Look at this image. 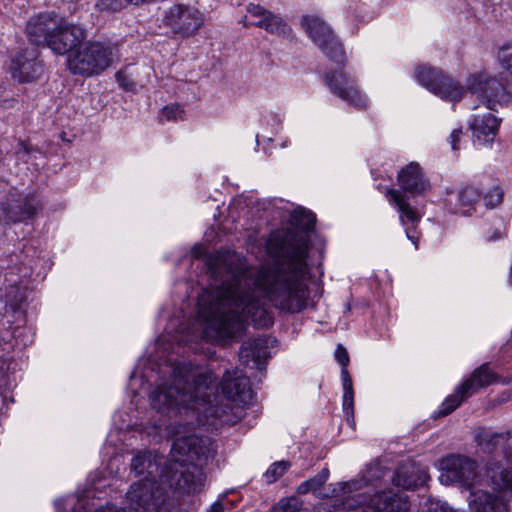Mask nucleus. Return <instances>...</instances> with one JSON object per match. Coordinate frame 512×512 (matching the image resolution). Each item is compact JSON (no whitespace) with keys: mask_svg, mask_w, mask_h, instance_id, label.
Returning a JSON list of instances; mask_svg holds the SVG:
<instances>
[{"mask_svg":"<svg viewBox=\"0 0 512 512\" xmlns=\"http://www.w3.org/2000/svg\"><path fill=\"white\" fill-rule=\"evenodd\" d=\"M292 222L302 231L310 232L316 223L315 214L303 207H298L291 213Z\"/></svg>","mask_w":512,"mask_h":512,"instance_id":"27","label":"nucleus"},{"mask_svg":"<svg viewBox=\"0 0 512 512\" xmlns=\"http://www.w3.org/2000/svg\"><path fill=\"white\" fill-rule=\"evenodd\" d=\"M325 83L330 91L345 101L348 105L358 109L366 108L368 99L357 87L355 80L339 72L325 74Z\"/></svg>","mask_w":512,"mask_h":512,"instance_id":"14","label":"nucleus"},{"mask_svg":"<svg viewBox=\"0 0 512 512\" xmlns=\"http://www.w3.org/2000/svg\"><path fill=\"white\" fill-rule=\"evenodd\" d=\"M221 389L227 399L244 405L249 404L254 397L249 378L237 368L225 372Z\"/></svg>","mask_w":512,"mask_h":512,"instance_id":"17","label":"nucleus"},{"mask_svg":"<svg viewBox=\"0 0 512 512\" xmlns=\"http://www.w3.org/2000/svg\"><path fill=\"white\" fill-rule=\"evenodd\" d=\"M512 277V266L510 267L509 279Z\"/></svg>","mask_w":512,"mask_h":512,"instance_id":"41","label":"nucleus"},{"mask_svg":"<svg viewBox=\"0 0 512 512\" xmlns=\"http://www.w3.org/2000/svg\"><path fill=\"white\" fill-rule=\"evenodd\" d=\"M310 240L291 230L271 232L267 241L269 254L277 260L256 271L245 267L234 253H216L205 265L218 284L205 289L198 297V316L202 330L198 335L182 332L173 340L188 345L198 336L213 342L227 343L241 337L250 321L255 327L272 325L273 317L260 291L278 310L299 313L307 307L309 289L305 279Z\"/></svg>","mask_w":512,"mask_h":512,"instance_id":"2","label":"nucleus"},{"mask_svg":"<svg viewBox=\"0 0 512 512\" xmlns=\"http://www.w3.org/2000/svg\"><path fill=\"white\" fill-rule=\"evenodd\" d=\"M302 26L310 39L330 60L336 63L344 62L343 44L326 22L315 16H306L302 20Z\"/></svg>","mask_w":512,"mask_h":512,"instance_id":"9","label":"nucleus"},{"mask_svg":"<svg viewBox=\"0 0 512 512\" xmlns=\"http://www.w3.org/2000/svg\"><path fill=\"white\" fill-rule=\"evenodd\" d=\"M496 381L495 374L490 371L487 364H483L471 374V376L464 380L459 386L455 388L453 394L447 396L442 402L439 410L437 411L438 416H446L457 409L460 404L476 393L479 389L484 388Z\"/></svg>","mask_w":512,"mask_h":512,"instance_id":"11","label":"nucleus"},{"mask_svg":"<svg viewBox=\"0 0 512 512\" xmlns=\"http://www.w3.org/2000/svg\"><path fill=\"white\" fill-rule=\"evenodd\" d=\"M482 196L478 187L471 184H462L455 192L448 194L446 206L449 212L470 216L475 211L477 203Z\"/></svg>","mask_w":512,"mask_h":512,"instance_id":"21","label":"nucleus"},{"mask_svg":"<svg viewBox=\"0 0 512 512\" xmlns=\"http://www.w3.org/2000/svg\"><path fill=\"white\" fill-rule=\"evenodd\" d=\"M498 127V119L491 113L475 116L473 122L470 124L474 143L478 145L492 143L497 134Z\"/></svg>","mask_w":512,"mask_h":512,"instance_id":"25","label":"nucleus"},{"mask_svg":"<svg viewBox=\"0 0 512 512\" xmlns=\"http://www.w3.org/2000/svg\"><path fill=\"white\" fill-rule=\"evenodd\" d=\"M386 197L390 204L394 205L399 213V219L403 226L408 223L411 226L405 228L406 237L414 244L415 248H418L419 237L416 232V226L419 223L421 216L418 211L407 202L406 198L402 196L399 190L388 189L386 191Z\"/></svg>","mask_w":512,"mask_h":512,"instance_id":"20","label":"nucleus"},{"mask_svg":"<svg viewBox=\"0 0 512 512\" xmlns=\"http://www.w3.org/2000/svg\"><path fill=\"white\" fill-rule=\"evenodd\" d=\"M11 72L19 82H32L44 73L43 62L39 59L37 48L21 50L12 60Z\"/></svg>","mask_w":512,"mask_h":512,"instance_id":"15","label":"nucleus"},{"mask_svg":"<svg viewBox=\"0 0 512 512\" xmlns=\"http://www.w3.org/2000/svg\"><path fill=\"white\" fill-rule=\"evenodd\" d=\"M269 512H307L303 502L295 496L282 498Z\"/></svg>","mask_w":512,"mask_h":512,"instance_id":"29","label":"nucleus"},{"mask_svg":"<svg viewBox=\"0 0 512 512\" xmlns=\"http://www.w3.org/2000/svg\"><path fill=\"white\" fill-rule=\"evenodd\" d=\"M469 507L473 512H505L508 509V502L502 495L478 490L471 492Z\"/></svg>","mask_w":512,"mask_h":512,"instance_id":"26","label":"nucleus"},{"mask_svg":"<svg viewBox=\"0 0 512 512\" xmlns=\"http://www.w3.org/2000/svg\"><path fill=\"white\" fill-rule=\"evenodd\" d=\"M12 337L17 345L28 346L34 341V332L31 327L16 326L12 330Z\"/></svg>","mask_w":512,"mask_h":512,"instance_id":"30","label":"nucleus"},{"mask_svg":"<svg viewBox=\"0 0 512 512\" xmlns=\"http://www.w3.org/2000/svg\"><path fill=\"white\" fill-rule=\"evenodd\" d=\"M60 20L61 17L55 12H43L31 17L26 25L29 41L37 47H45Z\"/></svg>","mask_w":512,"mask_h":512,"instance_id":"19","label":"nucleus"},{"mask_svg":"<svg viewBox=\"0 0 512 512\" xmlns=\"http://www.w3.org/2000/svg\"><path fill=\"white\" fill-rule=\"evenodd\" d=\"M440 481L446 485L471 488L478 477V464L470 457L450 454L440 461Z\"/></svg>","mask_w":512,"mask_h":512,"instance_id":"10","label":"nucleus"},{"mask_svg":"<svg viewBox=\"0 0 512 512\" xmlns=\"http://www.w3.org/2000/svg\"><path fill=\"white\" fill-rule=\"evenodd\" d=\"M479 450L493 457L487 466V474L494 490L508 492L512 490L510 432H494L481 428L474 437Z\"/></svg>","mask_w":512,"mask_h":512,"instance_id":"5","label":"nucleus"},{"mask_svg":"<svg viewBox=\"0 0 512 512\" xmlns=\"http://www.w3.org/2000/svg\"><path fill=\"white\" fill-rule=\"evenodd\" d=\"M302 26L310 39L330 60L336 63L344 62L343 44L326 22L315 16H306L302 20Z\"/></svg>","mask_w":512,"mask_h":512,"instance_id":"8","label":"nucleus"},{"mask_svg":"<svg viewBox=\"0 0 512 512\" xmlns=\"http://www.w3.org/2000/svg\"><path fill=\"white\" fill-rule=\"evenodd\" d=\"M463 134L462 132V129L461 128H458V129H454L451 134H450V137H449V142L451 144V147L454 151H457L459 150V146L457 145L461 135Z\"/></svg>","mask_w":512,"mask_h":512,"instance_id":"38","label":"nucleus"},{"mask_svg":"<svg viewBox=\"0 0 512 512\" xmlns=\"http://www.w3.org/2000/svg\"><path fill=\"white\" fill-rule=\"evenodd\" d=\"M227 508L228 504L226 502V497H222L210 506L209 512H224Z\"/></svg>","mask_w":512,"mask_h":512,"instance_id":"39","label":"nucleus"},{"mask_svg":"<svg viewBox=\"0 0 512 512\" xmlns=\"http://www.w3.org/2000/svg\"><path fill=\"white\" fill-rule=\"evenodd\" d=\"M131 2L133 0H97L96 7L101 11L116 12Z\"/></svg>","mask_w":512,"mask_h":512,"instance_id":"34","label":"nucleus"},{"mask_svg":"<svg viewBox=\"0 0 512 512\" xmlns=\"http://www.w3.org/2000/svg\"><path fill=\"white\" fill-rule=\"evenodd\" d=\"M277 340L272 336H259L245 341L239 352L240 361L252 368L263 369L265 361L271 356V349Z\"/></svg>","mask_w":512,"mask_h":512,"instance_id":"16","label":"nucleus"},{"mask_svg":"<svg viewBox=\"0 0 512 512\" xmlns=\"http://www.w3.org/2000/svg\"><path fill=\"white\" fill-rule=\"evenodd\" d=\"M429 476L420 466L415 464H403L399 466L392 478L393 484L405 490H415L423 486Z\"/></svg>","mask_w":512,"mask_h":512,"instance_id":"24","label":"nucleus"},{"mask_svg":"<svg viewBox=\"0 0 512 512\" xmlns=\"http://www.w3.org/2000/svg\"><path fill=\"white\" fill-rule=\"evenodd\" d=\"M330 475L329 469L327 467L323 468L320 472H318L315 476L312 478L302 482L297 487V493L304 495L309 492L315 493L318 491L324 483L328 480Z\"/></svg>","mask_w":512,"mask_h":512,"instance_id":"28","label":"nucleus"},{"mask_svg":"<svg viewBox=\"0 0 512 512\" xmlns=\"http://www.w3.org/2000/svg\"><path fill=\"white\" fill-rule=\"evenodd\" d=\"M163 376L149 394L152 409L168 417H183L172 426L174 437L169 458L140 451L131 461V471L142 476L127 492L128 509L107 504L94 512L158 511L169 499L167 485L183 494L200 493L206 484L204 466L213 461L217 445L210 437L197 435V425L218 430L237 423L242 409L229 404H215L218 378L207 366L191 362H173L160 369Z\"/></svg>","mask_w":512,"mask_h":512,"instance_id":"1","label":"nucleus"},{"mask_svg":"<svg viewBox=\"0 0 512 512\" xmlns=\"http://www.w3.org/2000/svg\"><path fill=\"white\" fill-rule=\"evenodd\" d=\"M35 152L34 148L25 141H19L15 147V155L18 161L27 163L31 155Z\"/></svg>","mask_w":512,"mask_h":512,"instance_id":"35","label":"nucleus"},{"mask_svg":"<svg viewBox=\"0 0 512 512\" xmlns=\"http://www.w3.org/2000/svg\"><path fill=\"white\" fill-rule=\"evenodd\" d=\"M335 359L341 365V381L343 386L342 407L346 422L351 428H354V390L352 378L347 370L349 364V355L347 350L338 344L335 350Z\"/></svg>","mask_w":512,"mask_h":512,"instance_id":"22","label":"nucleus"},{"mask_svg":"<svg viewBox=\"0 0 512 512\" xmlns=\"http://www.w3.org/2000/svg\"><path fill=\"white\" fill-rule=\"evenodd\" d=\"M401 189L400 194L408 201L409 197L423 196L430 189L428 180L424 177L421 167L411 162L403 167L397 176Z\"/></svg>","mask_w":512,"mask_h":512,"instance_id":"18","label":"nucleus"},{"mask_svg":"<svg viewBox=\"0 0 512 512\" xmlns=\"http://www.w3.org/2000/svg\"><path fill=\"white\" fill-rule=\"evenodd\" d=\"M114 56L111 44L89 41L68 56L67 65L72 74L90 77L107 69Z\"/></svg>","mask_w":512,"mask_h":512,"instance_id":"6","label":"nucleus"},{"mask_svg":"<svg viewBox=\"0 0 512 512\" xmlns=\"http://www.w3.org/2000/svg\"><path fill=\"white\" fill-rule=\"evenodd\" d=\"M290 464L286 461L274 462L265 473V478L268 483L275 482L280 478L289 468Z\"/></svg>","mask_w":512,"mask_h":512,"instance_id":"32","label":"nucleus"},{"mask_svg":"<svg viewBox=\"0 0 512 512\" xmlns=\"http://www.w3.org/2000/svg\"><path fill=\"white\" fill-rule=\"evenodd\" d=\"M85 38L86 32L83 27L68 23L61 18L58 27L50 36L45 47L57 55H65L77 50L76 48L80 46Z\"/></svg>","mask_w":512,"mask_h":512,"instance_id":"13","label":"nucleus"},{"mask_svg":"<svg viewBox=\"0 0 512 512\" xmlns=\"http://www.w3.org/2000/svg\"><path fill=\"white\" fill-rule=\"evenodd\" d=\"M183 110L180 105H168L162 109V115L168 120H177L182 117Z\"/></svg>","mask_w":512,"mask_h":512,"instance_id":"37","label":"nucleus"},{"mask_svg":"<svg viewBox=\"0 0 512 512\" xmlns=\"http://www.w3.org/2000/svg\"><path fill=\"white\" fill-rule=\"evenodd\" d=\"M247 12L257 18L250 25L264 29L267 33L289 37L291 35V27L277 14L265 9L259 4L250 3L247 6Z\"/></svg>","mask_w":512,"mask_h":512,"instance_id":"23","label":"nucleus"},{"mask_svg":"<svg viewBox=\"0 0 512 512\" xmlns=\"http://www.w3.org/2000/svg\"><path fill=\"white\" fill-rule=\"evenodd\" d=\"M501 233L499 231H496L492 236H487L488 241H497L501 239Z\"/></svg>","mask_w":512,"mask_h":512,"instance_id":"40","label":"nucleus"},{"mask_svg":"<svg viewBox=\"0 0 512 512\" xmlns=\"http://www.w3.org/2000/svg\"><path fill=\"white\" fill-rule=\"evenodd\" d=\"M367 485L364 479H354L347 482H337L329 485V496H343L342 506L349 512H408L410 501L408 496L394 492L392 489L383 490L374 495L361 490Z\"/></svg>","mask_w":512,"mask_h":512,"instance_id":"4","label":"nucleus"},{"mask_svg":"<svg viewBox=\"0 0 512 512\" xmlns=\"http://www.w3.org/2000/svg\"><path fill=\"white\" fill-rule=\"evenodd\" d=\"M497 61L502 69L498 75L491 76L485 71L470 74L465 86L433 67H418L415 72L417 81L427 90L443 100L457 102L465 92L471 93L489 110L496 111L498 106L509 102L507 85L512 78V51L510 43L501 46Z\"/></svg>","mask_w":512,"mask_h":512,"instance_id":"3","label":"nucleus"},{"mask_svg":"<svg viewBox=\"0 0 512 512\" xmlns=\"http://www.w3.org/2000/svg\"><path fill=\"white\" fill-rule=\"evenodd\" d=\"M504 193L499 186H492L482 196L484 205L488 209L497 207L503 201Z\"/></svg>","mask_w":512,"mask_h":512,"instance_id":"31","label":"nucleus"},{"mask_svg":"<svg viewBox=\"0 0 512 512\" xmlns=\"http://www.w3.org/2000/svg\"><path fill=\"white\" fill-rule=\"evenodd\" d=\"M115 78L118 85L126 91H132L136 87L135 82L124 71H118L115 74Z\"/></svg>","mask_w":512,"mask_h":512,"instance_id":"36","label":"nucleus"},{"mask_svg":"<svg viewBox=\"0 0 512 512\" xmlns=\"http://www.w3.org/2000/svg\"><path fill=\"white\" fill-rule=\"evenodd\" d=\"M40 208V202L34 193L24 194L11 189L0 202V210L7 221L16 223L31 219Z\"/></svg>","mask_w":512,"mask_h":512,"instance_id":"12","label":"nucleus"},{"mask_svg":"<svg viewBox=\"0 0 512 512\" xmlns=\"http://www.w3.org/2000/svg\"><path fill=\"white\" fill-rule=\"evenodd\" d=\"M420 512H456L446 502L437 499H427L420 508Z\"/></svg>","mask_w":512,"mask_h":512,"instance_id":"33","label":"nucleus"},{"mask_svg":"<svg viewBox=\"0 0 512 512\" xmlns=\"http://www.w3.org/2000/svg\"><path fill=\"white\" fill-rule=\"evenodd\" d=\"M162 24L182 38L195 35L204 24V14L191 4L176 3L163 11Z\"/></svg>","mask_w":512,"mask_h":512,"instance_id":"7","label":"nucleus"}]
</instances>
